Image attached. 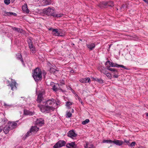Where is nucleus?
Instances as JSON below:
<instances>
[{"label":"nucleus","instance_id":"obj_26","mask_svg":"<svg viewBox=\"0 0 148 148\" xmlns=\"http://www.w3.org/2000/svg\"><path fill=\"white\" fill-rule=\"evenodd\" d=\"M49 71L51 73H55L56 72H58V71L52 68L50 69L49 70Z\"/></svg>","mask_w":148,"mask_h":148},{"label":"nucleus","instance_id":"obj_45","mask_svg":"<svg viewBox=\"0 0 148 148\" xmlns=\"http://www.w3.org/2000/svg\"><path fill=\"white\" fill-rule=\"evenodd\" d=\"M111 62L110 60H108L105 63V65L106 66L108 65V64L110 65V63Z\"/></svg>","mask_w":148,"mask_h":148},{"label":"nucleus","instance_id":"obj_17","mask_svg":"<svg viewBox=\"0 0 148 148\" xmlns=\"http://www.w3.org/2000/svg\"><path fill=\"white\" fill-rule=\"evenodd\" d=\"M84 148H95L92 144L86 143V144L84 145Z\"/></svg>","mask_w":148,"mask_h":148},{"label":"nucleus","instance_id":"obj_10","mask_svg":"<svg viewBox=\"0 0 148 148\" xmlns=\"http://www.w3.org/2000/svg\"><path fill=\"white\" fill-rule=\"evenodd\" d=\"M77 134L73 130L69 131L67 133V136L72 138L74 139L76 137Z\"/></svg>","mask_w":148,"mask_h":148},{"label":"nucleus","instance_id":"obj_19","mask_svg":"<svg viewBox=\"0 0 148 148\" xmlns=\"http://www.w3.org/2000/svg\"><path fill=\"white\" fill-rule=\"evenodd\" d=\"M16 58L18 60H20L23 64H24V62L23 61L22 55L20 53H18L17 54Z\"/></svg>","mask_w":148,"mask_h":148},{"label":"nucleus","instance_id":"obj_44","mask_svg":"<svg viewBox=\"0 0 148 148\" xmlns=\"http://www.w3.org/2000/svg\"><path fill=\"white\" fill-rule=\"evenodd\" d=\"M136 144V143L135 142H132L130 145V146L131 147H133L134 146L135 144Z\"/></svg>","mask_w":148,"mask_h":148},{"label":"nucleus","instance_id":"obj_52","mask_svg":"<svg viewBox=\"0 0 148 148\" xmlns=\"http://www.w3.org/2000/svg\"><path fill=\"white\" fill-rule=\"evenodd\" d=\"M3 128L0 127V132H1L3 130Z\"/></svg>","mask_w":148,"mask_h":148},{"label":"nucleus","instance_id":"obj_53","mask_svg":"<svg viewBox=\"0 0 148 148\" xmlns=\"http://www.w3.org/2000/svg\"><path fill=\"white\" fill-rule=\"evenodd\" d=\"M43 74L45 76V75H46V73L45 72H44Z\"/></svg>","mask_w":148,"mask_h":148},{"label":"nucleus","instance_id":"obj_31","mask_svg":"<svg viewBox=\"0 0 148 148\" xmlns=\"http://www.w3.org/2000/svg\"><path fill=\"white\" fill-rule=\"evenodd\" d=\"M89 120L88 119H86L85 121L82 122V124L83 125H86L89 123Z\"/></svg>","mask_w":148,"mask_h":148},{"label":"nucleus","instance_id":"obj_6","mask_svg":"<svg viewBox=\"0 0 148 148\" xmlns=\"http://www.w3.org/2000/svg\"><path fill=\"white\" fill-rule=\"evenodd\" d=\"M16 81L13 79H12V81L11 83L8 85V86H10L11 88V89L12 90L16 89L17 87L16 86L17 85Z\"/></svg>","mask_w":148,"mask_h":148},{"label":"nucleus","instance_id":"obj_3","mask_svg":"<svg viewBox=\"0 0 148 148\" xmlns=\"http://www.w3.org/2000/svg\"><path fill=\"white\" fill-rule=\"evenodd\" d=\"M32 74L33 77L36 82L42 79V72L39 68H36L34 70Z\"/></svg>","mask_w":148,"mask_h":148},{"label":"nucleus","instance_id":"obj_11","mask_svg":"<svg viewBox=\"0 0 148 148\" xmlns=\"http://www.w3.org/2000/svg\"><path fill=\"white\" fill-rule=\"evenodd\" d=\"M79 81L81 83H90V79L89 77L84 78L80 79Z\"/></svg>","mask_w":148,"mask_h":148},{"label":"nucleus","instance_id":"obj_54","mask_svg":"<svg viewBox=\"0 0 148 148\" xmlns=\"http://www.w3.org/2000/svg\"><path fill=\"white\" fill-rule=\"evenodd\" d=\"M71 112H72V113H73L74 112V110L73 109H72Z\"/></svg>","mask_w":148,"mask_h":148},{"label":"nucleus","instance_id":"obj_29","mask_svg":"<svg viewBox=\"0 0 148 148\" xmlns=\"http://www.w3.org/2000/svg\"><path fill=\"white\" fill-rule=\"evenodd\" d=\"M110 66L112 67H117L118 65L114 63L113 62H111L110 63Z\"/></svg>","mask_w":148,"mask_h":148},{"label":"nucleus","instance_id":"obj_7","mask_svg":"<svg viewBox=\"0 0 148 148\" xmlns=\"http://www.w3.org/2000/svg\"><path fill=\"white\" fill-rule=\"evenodd\" d=\"M66 144V142L64 140L58 141L54 146L53 148H58L64 146Z\"/></svg>","mask_w":148,"mask_h":148},{"label":"nucleus","instance_id":"obj_13","mask_svg":"<svg viewBox=\"0 0 148 148\" xmlns=\"http://www.w3.org/2000/svg\"><path fill=\"white\" fill-rule=\"evenodd\" d=\"M66 146L68 148H76V145L75 142H71L66 144Z\"/></svg>","mask_w":148,"mask_h":148},{"label":"nucleus","instance_id":"obj_25","mask_svg":"<svg viewBox=\"0 0 148 148\" xmlns=\"http://www.w3.org/2000/svg\"><path fill=\"white\" fill-rule=\"evenodd\" d=\"M107 69L113 72L114 73H117V70L116 69L112 68L110 67V66L108 67L107 66Z\"/></svg>","mask_w":148,"mask_h":148},{"label":"nucleus","instance_id":"obj_8","mask_svg":"<svg viewBox=\"0 0 148 148\" xmlns=\"http://www.w3.org/2000/svg\"><path fill=\"white\" fill-rule=\"evenodd\" d=\"M18 121H16L15 122H9L8 124L10 128V130L13 129L16 127L17 125L16 122Z\"/></svg>","mask_w":148,"mask_h":148},{"label":"nucleus","instance_id":"obj_37","mask_svg":"<svg viewBox=\"0 0 148 148\" xmlns=\"http://www.w3.org/2000/svg\"><path fill=\"white\" fill-rule=\"evenodd\" d=\"M52 89L53 90V91H56L58 90L55 84L53 86H52Z\"/></svg>","mask_w":148,"mask_h":148},{"label":"nucleus","instance_id":"obj_1","mask_svg":"<svg viewBox=\"0 0 148 148\" xmlns=\"http://www.w3.org/2000/svg\"><path fill=\"white\" fill-rule=\"evenodd\" d=\"M48 29L51 31L52 34L55 36H63L65 35V32L62 29L50 27Z\"/></svg>","mask_w":148,"mask_h":148},{"label":"nucleus","instance_id":"obj_4","mask_svg":"<svg viewBox=\"0 0 148 148\" xmlns=\"http://www.w3.org/2000/svg\"><path fill=\"white\" fill-rule=\"evenodd\" d=\"M38 107L42 112L45 113H49L51 110L53 111L55 109L53 107H47L46 106H45L44 103L43 105H38Z\"/></svg>","mask_w":148,"mask_h":148},{"label":"nucleus","instance_id":"obj_20","mask_svg":"<svg viewBox=\"0 0 148 148\" xmlns=\"http://www.w3.org/2000/svg\"><path fill=\"white\" fill-rule=\"evenodd\" d=\"M51 0H43L42 1V4L43 5H46L51 4Z\"/></svg>","mask_w":148,"mask_h":148},{"label":"nucleus","instance_id":"obj_59","mask_svg":"<svg viewBox=\"0 0 148 148\" xmlns=\"http://www.w3.org/2000/svg\"><path fill=\"white\" fill-rule=\"evenodd\" d=\"M15 0H11L12 1H14Z\"/></svg>","mask_w":148,"mask_h":148},{"label":"nucleus","instance_id":"obj_27","mask_svg":"<svg viewBox=\"0 0 148 148\" xmlns=\"http://www.w3.org/2000/svg\"><path fill=\"white\" fill-rule=\"evenodd\" d=\"M103 143H113V140H104L103 141Z\"/></svg>","mask_w":148,"mask_h":148},{"label":"nucleus","instance_id":"obj_15","mask_svg":"<svg viewBox=\"0 0 148 148\" xmlns=\"http://www.w3.org/2000/svg\"><path fill=\"white\" fill-rule=\"evenodd\" d=\"M10 130V127L7 124L4 127L3 129V131L5 134H7L9 131Z\"/></svg>","mask_w":148,"mask_h":148},{"label":"nucleus","instance_id":"obj_23","mask_svg":"<svg viewBox=\"0 0 148 148\" xmlns=\"http://www.w3.org/2000/svg\"><path fill=\"white\" fill-rule=\"evenodd\" d=\"M99 70L100 71L104 74H105L107 72L106 69L103 66H101L99 68Z\"/></svg>","mask_w":148,"mask_h":148},{"label":"nucleus","instance_id":"obj_51","mask_svg":"<svg viewBox=\"0 0 148 148\" xmlns=\"http://www.w3.org/2000/svg\"><path fill=\"white\" fill-rule=\"evenodd\" d=\"M12 15L16 16L17 15V14L15 13L12 12Z\"/></svg>","mask_w":148,"mask_h":148},{"label":"nucleus","instance_id":"obj_32","mask_svg":"<svg viewBox=\"0 0 148 148\" xmlns=\"http://www.w3.org/2000/svg\"><path fill=\"white\" fill-rule=\"evenodd\" d=\"M114 6V3L112 1H109L108 2V6L112 7Z\"/></svg>","mask_w":148,"mask_h":148},{"label":"nucleus","instance_id":"obj_2","mask_svg":"<svg viewBox=\"0 0 148 148\" xmlns=\"http://www.w3.org/2000/svg\"><path fill=\"white\" fill-rule=\"evenodd\" d=\"M44 13L48 16L51 15L54 17H59L62 16V14H56L54 13V10L49 7L47 8L44 9Z\"/></svg>","mask_w":148,"mask_h":148},{"label":"nucleus","instance_id":"obj_56","mask_svg":"<svg viewBox=\"0 0 148 148\" xmlns=\"http://www.w3.org/2000/svg\"><path fill=\"white\" fill-rule=\"evenodd\" d=\"M125 142L126 143H129V141H125Z\"/></svg>","mask_w":148,"mask_h":148},{"label":"nucleus","instance_id":"obj_43","mask_svg":"<svg viewBox=\"0 0 148 148\" xmlns=\"http://www.w3.org/2000/svg\"><path fill=\"white\" fill-rule=\"evenodd\" d=\"M60 85L65 84V82L63 80H62V79L60 80Z\"/></svg>","mask_w":148,"mask_h":148},{"label":"nucleus","instance_id":"obj_30","mask_svg":"<svg viewBox=\"0 0 148 148\" xmlns=\"http://www.w3.org/2000/svg\"><path fill=\"white\" fill-rule=\"evenodd\" d=\"M66 117L67 118H70L72 114L69 112H67L66 114Z\"/></svg>","mask_w":148,"mask_h":148},{"label":"nucleus","instance_id":"obj_49","mask_svg":"<svg viewBox=\"0 0 148 148\" xmlns=\"http://www.w3.org/2000/svg\"><path fill=\"white\" fill-rule=\"evenodd\" d=\"M103 4L105 6H107L106 7L107 8L108 7V2H104L103 3Z\"/></svg>","mask_w":148,"mask_h":148},{"label":"nucleus","instance_id":"obj_22","mask_svg":"<svg viewBox=\"0 0 148 148\" xmlns=\"http://www.w3.org/2000/svg\"><path fill=\"white\" fill-rule=\"evenodd\" d=\"M39 130V128L37 127L36 126H32L30 129L32 132H37Z\"/></svg>","mask_w":148,"mask_h":148},{"label":"nucleus","instance_id":"obj_14","mask_svg":"<svg viewBox=\"0 0 148 148\" xmlns=\"http://www.w3.org/2000/svg\"><path fill=\"white\" fill-rule=\"evenodd\" d=\"M113 143L118 146H121L123 143V141L121 140H115L113 141Z\"/></svg>","mask_w":148,"mask_h":148},{"label":"nucleus","instance_id":"obj_16","mask_svg":"<svg viewBox=\"0 0 148 148\" xmlns=\"http://www.w3.org/2000/svg\"><path fill=\"white\" fill-rule=\"evenodd\" d=\"M86 46L90 50H92L95 48V45L93 43H92L86 45Z\"/></svg>","mask_w":148,"mask_h":148},{"label":"nucleus","instance_id":"obj_35","mask_svg":"<svg viewBox=\"0 0 148 148\" xmlns=\"http://www.w3.org/2000/svg\"><path fill=\"white\" fill-rule=\"evenodd\" d=\"M30 49L31 51H32L33 53H35L36 50V49L34 47H33Z\"/></svg>","mask_w":148,"mask_h":148},{"label":"nucleus","instance_id":"obj_39","mask_svg":"<svg viewBox=\"0 0 148 148\" xmlns=\"http://www.w3.org/2000/svg\"><path fill=\"white\" fill-rule=\"evenodd\" d=\"M117 67H121L122 68H123L125 69H127V70L128 69L127 68H126L125 66H123V65H118Z\"/></svg>","mask_w":148,"mask_h":148},{"label":"nucleus","instance_id":"obj_36","mask_svg":"<svg viewBox=\"0 0 148 148\" xmlns=\"http://www.w3.org/2000/svg\"><path fill=\"white\" fill-rule=\"evenodd\" d=\"M32 132L31 131V130H30V131L28 132L25 135V136L26 137H28L29 136L31 135L32 134Z\"/></svg>","mask_w":148,"mask_h":148},{"label":"nucleus","instance_id":"obj_33","mask_svg":"<svg viewBox=\"0 0 148 148\" xmlns=\"http://www.w3.org/2000/svg\"><path fill=\"white\" fill-rule=\"evenodd\" d=\"M105 75H106V76L107 77L111 79L112 77V76L111 74L108 73V72H106V73L105 74Z\"/></svg>","mask_w":148,"mask_h":148},{"label":"nucleus","instance_id":"obj_57","mask_svg":"<svg viewBox=\"0 0 148 148\" xmlns=\"http://www.w3.org/2000/svg\"><path fill=\"white\" fill-rule=\"evenodd\" d=\"M111 45H111V44H110V45H109V48H110V47H111Z\"/></svg>","mask_w":148,"mask_h":148},{"label":"nucleus","instance_id":"obj_38","mask_svg":"<svg viewBox=\"0 0 148 148\" xmlns=\"http://www.w3.org/2000/svg\"><path fill=\"white\" fill-rule=\"evenodd\" d=\"M4 2L7 5H9L10 3V0H4Z\"/></svg>","mask_w":148,"mask_h":148},{"label":"nucleus","instance_id":"obj_46","mask_svg":"<svg viewBox=\"0 0 148 148\" xmlns=\"http://www.w3.org/2000/svg\"><path fill=\"white\" fill-rule=\"evenodd\" d=\"M6 15L9 16H10L12 15V12H9L6 13Z\"/></svg>","mask_w":148,"mask_h":148},{"label":"nucleus","instance_id":"obj_21","mask_svg":"<svg viewBox=\"0 0 148 148\" xmlns=\"http://www.w3.org/2000/svg\"><path fill=\"white\" fill-rule=\"evenodd\" d=\"M24 113L25 115H32L34 114V112L27 110H24Z\"/></svg>","mask_w":148,"mask_h":148},{"label":"nucleus","instance_id":"obj_18","mask_svg":"<svg viewBox=\"0 0 148 148\" xmlns=\"http://www.w3.org/2000/svg\"><path fill=\"white\" fill-rule=\"evenodd\" d=\"M22 9L23 11L26 12L27 13H29V11L27 8V6L26 5H24L22 7Z\"/></svg>","mask_w":148,"mask_h":148},{"label":"nucleus","instance_id":"obj_50","mask_svg":"<svg viewBox=\"0 0 148 148\" xmlns=\"http://www.w3.org/2000/svg\"><path fill=\"white\" fill-rule=\"evenodd\" d=\"M28 45L29 49H30L34 47L33 45L32 44V43L31 44H29Z\"/></svg>","mask_w":148,"mask_h":148},{"label":"nucleus","instance_id":"obj_28","mask_svg":"<svg viewBox=\"0 0 148 148\" xmlns=\"http://www.w3.org/2000/svg\"><path fill=\"white\" fill-rule=\"evenodd\" d=\"M73 103L70 102V101H67L66 102L65 105L68 108H70V106Z\"/></svg>","mask_w":148,"mask_h":148},{"label":"nucleus","instance_id":"obj_41","mask_svg":"<svg viewBox=\"0 0 148 148\" xmlns=\"http://www.w3.org/2000/svg\"><path fill=\"white\" fill-rule=\"evenodd\" d=\"M96 80L101 84H102L103 83V81L102 79H97Z\"/></svg>","mask_w":148,"mask_h":148},{"label":"nucleus","instance_id":"obj_47","mask_svg":"<svg viewBox=\"0 0 148 148\" xmlns=\"http://www.w3.org/2000/svg\"><path fill=\"white\" fill-rule=\"evenodd\" d=\"M27 42L28 45L32 43V40L29 39L27 40Z\"/></svg>","mask_w":148,"mask_h":148},{"label":"nucleus","instance_id":"obj_12","mask_svg":"<svg viewBox=\"0 0 148 148\" xmlns=\"http://www.w3.org/2000/svg\"><path fill=\"white\" fill-rule=\"evenodd\" d=\"M44 121L42 118H40L37 119L36 123L37 125L42 126L44 123Z\"/></svg>","mask_w":148,"mask_h":148},{"label":"nucleus","instance_id":"obj_48","mask_svg":"<svg viewBox=\"0 0 148 148\" xmlns=\"http://www.w3.org/2000/svg\"><path fill=\"white\" fill-rule=\"evenodd\" d=\"M78 99L79 100V102H80V103L82 105H83L84 103L82 102V100L79 97H78Z\"/></svg>","mask_w":148,"mask_h":148},{"label":"nucleus","instance_id":"obj_5","mask_svg":"<svg viewBox=\"0 0 148 148\" xmlns=\"http://www.w3.org/2000/svg\"><path fill=\"white\" fill-rule=\"evenodd\" d=\"M43 102L45 106H46L47 107H51V106L54 103L55 100L53 99L52 98L51 99L47 100L45 102Z\"/></svg>","mask_w":148,"mask_h":148},{"label":"nucleus","instance_id":"obj_58","mask_svg":"<svg viewBox=\"0 0 148 148\" xmlns=\"http://www.w3.org/2000/svg\"><path fill=\"white\" fill-rule=\"evenodd\" d=\"M147 116L148 117V113L147 114Z\"/></svg>","mask_w":148,"mask_h":148},{"label":"nucleus","instance_id":"obj_9","mask_svg":"<svg viewBox=\"0 0 148 148\" xmlns=\"http://www.w3.org/2000/svg\"><path fill=\"white\" fill-rule=\"evenodd\" d=\"M45 94L44 92L42 91V92H40L38 95L36 101L38 103H40L43 99V95Z\"/></svg>","mask_w":148,"mask_h":148},{"label":"nucleus","instance_id":"obj_34","mask_svg":"<svg viewBox=\"0 0 148 148\" xmlns=\"http://www.w3.org/2000/svg\"><path fill=\"white\" fill-rule=\"evenodd\" d=\"M114 75L113 77L114 78H118L119 77L118 71H117V73H113Z\"/></svg>","mask_w":148,"mask_h":148},{"label":"nucleus","instance_id":"obj_40","mask_svg":"<svg viewBox=\"0 0 148 148\" xmlns=\"http://www.w3.org/2000/svg\"><path fill=\"white\" fill-rule=\"evenodd\" d=\"M3 106L5 108H7L8 107H11L12 106L11 105L7 104L5 103L4 102L3 103Z\"/></svg>","mask_w":148,"mask_h":148},{"label":"nucleus","instance_id":"obj_24","mask_svg":"<svg viewBox=\"0 0 148 148\" xmlns=\"http://www.w3.org/2000/svg\"><path fill=\"white\" fill-rule=\"evenodd\" d=\"M12 29L13 30L15 31L18 32H21V31L22 30V29H20L16 27H12Z\"/></svg>","mask_w":148,"mask_h":148},{"label":"nucleus","instance_id":"obj_42","mask_svg":"<svg viewBox=\"0 0 148 148\" xmlns=\"http://www.w3.org/2000/svg\"><path fill=\"white\" fill-rule=\"evenodd\" d=\"M56 104L57 105H60V101L58 99H56Z\"/></svg>","mask_w":148,"mask_h":148},{"label":"nucleus","instance_id":"obj_55","mask_svg":"<svg viewBox=\"0 0 148 148\" xmlns=\"http://www.w3.org/2000/svg\"><path fill=\"white\" fill-rule=\"evenodd\" d=\"M2 119L0 118V123L1 122H2Z\"/></svg>","mask_w":148,"mask_h":148}]
</instances>
